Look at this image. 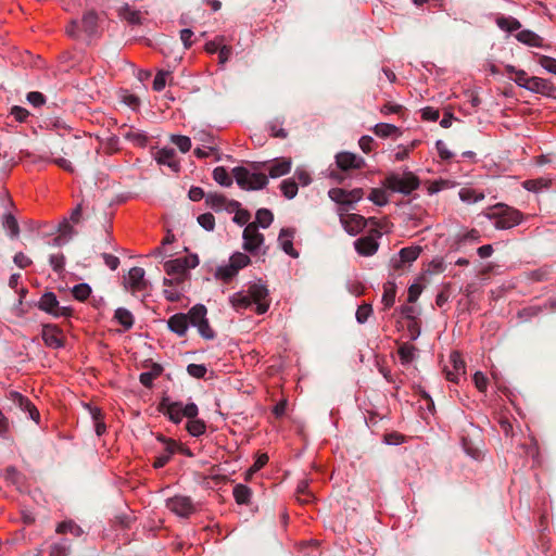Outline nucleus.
<instances>
[{
  "label": "nucleus",
  "instance_id": "obj_34",
  "mask_svg": "<svg viewBox=\"0 0 556 556\" xmlns=\"http://www.w3.org/2000/svg\"><path fill=\"white\" fill-rule=\"evenodd\" d=\"M80 25H81L83 30L87 35H89V36L93 35L96 33V30H97V25H98V15H97V13L93 12V11L87 12L83 16Z\"/></svg>",
  "mask_w": 556,
  "mask_h": 556
},
{
  "label": "nucleus",
  "instance_id": "obj_41",
  "mask_svg": "<svg viewBox=\"0 0 556 556\" xmlns=\"http://www.w3.org/2000/svg\"><path fill=\"white\" fill-rule=\"evenodd\" d=\"M274 220L273 213L267 208H260L255 215V222L257 227L268 228Z\"/></svg>",
  "mask_w": 556,
  "mask_h": 556
},
{
  "label": "nucleus",
  "instance_id": "obj_14",
  "mask_svg": "<svg viewBox=\"0 0 556 556\" xmlns=\"http://www.w3.org/2000/svg\"><path fill=\"white\" fill-rule=\"evenodd\" d=\"M41 337L45 344L51 349H61L64 346V337L62 330L56 325H43Z\"/></svg>",
  "mask_w": 556,
  "mask_h": 556
},
{
  "label": "nucleus",
  "instance_id": "obj_38",
  "mask_svg": "<svg viewBox=\"0 0 556 556\" xmlns=\"http://www.w3.org/2000/svg\"><path fill=\"white\" fill-rule=\"evenodd\" d=\"M213 178L218 185L223 187H230L232 185V177L224 166L214 168Z\"/></svg>",
  "mask_w": 556,
  "mask_h": 556
},
{
  "label": "nucleus",
  "instance_id": "obj_43",
  "mask_svg": "<svg viewBox=\"0 0 556 556\" xmlns=\"http://www.w3.org/2000/svg\"><path fill=\"white\" fill-rule=\"evenodd\" d=\"M280 190L287 199L291 200L296 195L299 188L293 179H285L280 184Z\"/></svg>",
  "mask_w": 556,
  "mask_h": 556
},
{
  "label": "nucleus",
  "instance_id": "obj_8",
  "mask_svg": "<svg viewBox=\"0 0 556 556\" xmlns=\"http://www.w3.org/2000/svg\"><path fill=\"white\" fill-rule=\"evenodd\" d=\"M199 260L197 255L192 256V263H188V258H175L167 261L164 264V269L168 276H176L175 280L180 282L182 280V276L185 275L188 268H194L198 266Z\"/></svg>",
  "mask_w": 556,
  "mask_h": 556
},
{
  "label": "nucleus",
  "instance_id": "obj_27",
  "mask_svg": "<svg viewBox=\"0 0 556 556\" xmlns=\"http://www.w3.org/2000/svg\"><path fill=\"white\" fill-rule=\"evenodd\" d=\"M516 39L527 46L540 48L543 46V38L532 30L523 29L516 35Z\"/></svg>",
  "mask_w": 556,
  "mask_h": 556
},
{
  "label": "nucleus",
  "instance_id": "obj_11",
  "mask_svg": "<svg viewBox=\"0 0 556 556\" xmlns=\"http://www.w3.org/2000/svg\"><path fill=\"white\" fill-rule=\"evenodd\" d=\"M205 202L215 212L226 211L228 213H235L239 210L240 203L236 200H227L225 195L220 193H208L205 197Z\"/></svg>",
  "mask_w": 556,
  "mask_h": 556
},
{
  "label": "nucleus",
  "instance_id": "obj_19",
  "mask_svg": "<svg viewBox=\"0 0 556 556\" xmlns=\"http://www.w3.org/2000/svg\"><path fill=\"white\" fill-rule=\"evenodd\" d=\"M295 230L293 228H282L280 230L278 242L282 251L290 255L291 257H298L299 253L293 248V239H294Z\"/></svg>",
  "mask_w": 556,
  "mask_h": 556
},
{
  "label": "nucleus",
  "instance_id": "obj_20",
  "mask_svg": "<svg viewBox=\"0 0 556 556\" xmlns=\"http://www.w3.org/2000/svg\"><path fill=\"white\" fill-rule=\"evenodd\" d=\"M168 329L179 337H184L189 328L188 315L177 313L170 316L167 320Z\"/></svg>",
  "mask_w": 556,
  "mask_h": 556
},
{
  "label": "nucleus",
  "instance_id": "obj_10",
  "mask_svg": "<svg viewBox=\"0 0 556 556\" xmlns=\"http://www.w3.org/2000/svg\"><path fill=\"white\" fill-rule=\"evenodd\" d=\"M248 292L255 306V312L262 315L267 312L269 307L268 289L262 283H252L249 286Z\"/></svg>",
  "mask_w": 556,
  "mask_h": 556
},
{
  "label": "nucleus",
  "instance_id": "obj_16",
  "mask_svg": "<svg viewBox=\"0 0 556 556\" xmlns=\"http://www.w3.org/2000/svg\"><path fill=\"white\" fill-rule=\"evenodd\" d=\"M337 166L341 170L361 169L365 166V160L351 152H340L336 155Z\"/></svg>",
  "mask_w": 556,
  "mask_h": 556
},
{
  "label": "nucleus",
  "instance_id": "obj_35",
  "mask_svg": "<svg viewBox=\"0 0 556 556\" xmlns=\"http://www.w3.org/2000/svg\"><path fill=\"white\" fill-rule=\"evenodd\" d=\"M416 353V346L409 343L402 344L397 350L400 361L403 365L410 364L415 359Z\"/></svg>",
  "mask_w": 556,
  "mask_h": 556
},
{
  "label": "nucleus",
  "instance_id": "obj_64",
  "mask_svg": "<svg viewBox=\"0 0 556 556\" xmlns=\"http://www.w3.org/2000/svg\"><path fill=\"white\" fill-rule=\"evenodd\" d=\"M27 101L34 106H40L46 102V98L41 92L30 91L27 94Z\"/></svg>",
  "mask_w": 556,
  "mask_h": 556
},
{
  "label": "nucleus",
  "instance_id": "obj_37",
  "mask_svg": "<svg viewBox=\"0 0 556 556\" xmlns=\"http://www.w3.org/2000/svg\"><path fill=\"white\" fill-rule=\"evenodd\" d=\"M396 295V286L392 281H388L383 286L382 303L386 309L393 306Z\"/></svg>",
  "mask_w": 556,
  "mask_h": 556
},
{
  "label": "nucleus",
  "instance_id": "obj_40",
  "mask_svg": "<svg viewBox=\"0 0 556 556\" xmlns=\"http://www.w3.org/2000/svg\"><path fill=\"white\" fill-rule=\"evenodd\" d=\"M251 263V258L250 256H248L247 254L242 253V252H235L230 257H229V264L232 265V267L235 269H237L238 271L244 267H247L249 264Z\"/></svg>",
  "mask_w": 556,
  "mask_h": 556
},
{
  "label": "nucleus",
  "instance_id": "obj_24",
  "mask_svg": "<svg viewBox=\"0 0 556 556\" xmlns=\"http://www.w3.org/2000/svg\"><path fill=\"white\" fill-rule=\"evenodd\" d=\"M160 440L163 441L166 444V446L164 453L156 456L153 462V467L155 469L163 468L170 460L176 447V443L173 440H166L164 438H160Z\"/></svg>",
  "mask_w": 556,
  "mask_h": 556
},
{
  "label": "nucleus",
  "instance_id": "obj_53",
  "mask_svg": "<svg viewBox=\"0 0 556 556\" xmlns=\"http://www.w3.org/2000/svg\"><path fill=\"white\" fill-rule=\"evenodd\" d=\"M480 239V232L477 229H470L468 231L458 233L456 237V242L458 244L465 243L467 241L477 242Z\"/></svg>",
  "mask_w": 556,
  "mask_h": 556
},
{
  "label": "nucleus",
  "instance_id": "obj_57",
  "mask_svg": "<svg viewBox=\"0 0 556 556\" xmlns=\"http://www.w3.org/2000/svg\"><path fill=\"white\" fill-rule=\"evenodd\" d=\"M538 62L545 71L556 75V59L548 55H540Z\"/></svg>",
  "mask_w": 556,
  "mask_h": 556
},
{
  "label": "nucleus",
  "instance_id": "obj_28",
  "mask_svg": "<svg viewBox=\"0 0 556 556\" xmlns=\"http://www.w3.org/2000/svg\"><path fill=\"white\" fill-rule=\"evenodd\" d=\"M206 314V307L203 304H197L193 307H191L186 315H188L189 325L195 327L198 324L207 319Z\"/></svg>",
  "mask_w": 556,
  "mask_h": 556
},
{
  "label": "nucleus",
  "instance_id": "obj_63",
  "mask_svg": "<svg viewBox=\"0 0 556 556\" xmlns=\"http://www.w3.org/2000/svg\"><path fill=\"white\" fill-rule=\"evenodd\" d=\"M473 382H475L476 388L480 392H485L486 391L488 378L485 377L484 374H482L481 371L475 372V375H473Z\"/></svg>",
  "mask_w": 556,
  "mask_h": 556
},
{
  "label": "nucleus",
  "instance_id": "obj_36",
  "mask_svg": "<svg viewBox=\"0 0 556 556\" xmlns=\"http://www.w3.org/2000/svg\"><path fill=\"white\" fill-rule=\"evenodd\" d=\"M372 130L376 136L381 137V138H387V137H391V136L401 134L399 127H396L393 124H388V123H378L375 125Z\"/></svg>",
  "mask_w": 556,
  "mask_h": 556
},
{
  "label": "nucleus",
  "instance_id": "obj_33",
  "mask_svg": "<svg viewBox=\"0 0 556 556\" xmlns=\"http://www.w3.org/2000/svg\"><path fill=\"white\" fill-rule=\"evenodd\" d=\"M238 275V270L231 264L220 265L216 268L214 277L223 282L231 281Z\"/></svg>",
  "mask_w": 556,
  "mask_h": 556
},
{
  "label": "nucleus",
  "instance_id": "obj_1",
  "mask_svg": "<svg viewBox=\"0 0 556 556\" xmlns=\"http://www.w3.org/2000/svg\"><path fill=\"white\" fill-rule=\"evenodd\" d=\"M485 217L493 222L496 229L507 230L511 229L523 220V214L505 203H496L488 208Z\"/></svg>",
  "mask_w": 556,
  "mask_h": 556
},
{
  "label": "nucleus",
  "instance_id": "obj_29",
  "mask_svg": "<svg viewBox=\"0 0 556 556\" xmlns=\"http://www.w3.org/2000/svg\"><path fill=\"white\" fill-rule=\"evenodd\" d=\"M55 532L59 534L70 533L75 538H79L84 534V530L74 520H65L56 526Z\"/></svg>",
  "mask_w": 556,
  "mask_h": 556
},
{
  "label": "nucleus",
  "instance_id": "obj_5",
  "mask_svg": "<svg viewBox=\"0 0 556 556\" xmlns=\"http://www.w3.org/2000/svg\"><path fill=\"white\" fill-rule=\"evenodd\" d=\"M244 251L256 255L264 244L265 238L260 232L256 223H250L245 226L242 233Z\"/></svg>",
  "mask_w": 556,
  "mask_h": 556
},
{
  "label": "nucleus",
  "instance_id": "obj_46",
  "mask_svg": "<svg viewBox=\"0 0 556 556\" xmlns=\"http://www.w3.org/2000/svg\"><path fill=\"white\" fill-rule=\"evenodd\" d=\"M170 141L182 152L187 153L191 149V140L187 136L173 135Z\"/></svg>",
  "mask_w": 556,
  "mask_h": 556
},
{
  "label": "nucleus",
  "instance_id": "obj_60",
  "mask_svg": "<svg viewBox=\"0 0 556 556\" xmlns=\"http://www.w3.org/2000/svg\"><path fill=\"white\" fill-rule=\"evenodd\" d=\"M10 116L16 122L23 123L29 116V112L23 106L14 105L10 111Z\"/></svg>",
  "mask_w": 556,
  "mask_h": 556
},
{
  "label": "nucleus",
  "instance_id": "obj_54",
  "mask_svg": "<svg viewBox=\"0 0 556 556\" xmlns=\"http://www.w3.org/2000/svg\"><path fill=\"white\" fill-rule=\"evenodd\" d=\"M369 200L379 206H383L388 203V197L384 190L382 189H371L369 194Z\"/></svg>",
  "mask_w": 556,
  "mask_h": 556
},
{
  "label": "nucleus",
  "instance_id": "obj_12",
  "mask_svg": "<svg viewBox=\"0 0 556 556\" xmlns=\"http://www.w3.org/2000/svg\"><path fill=\"white\" fill-rule=\"evenodd\" d=\"M146 271L141 267H132L129 269L127 277L124 279V286L132 293L146 291L148 281L144 278Z\"/></svg>",
  "mask_w": 556,
  "mask_h": 556
},
{
  "label": "nucleus",
  "instance_id": "obj_15",
  "mask_svg": "<svg viewBox=\"0 0 556 556\" xmlns=\"http://www.w3.org/2000/svg\"><path fill=\"white\" fill-rule=\"evenodd\" d=\"M420 253H421V248L419 245L403 248L400 250V252L396 255H394L391 258V261H390L391 266L394 269H400L405 264H410L414 261H416L418 258V256L420 255Z\"/></svg>",
  "mask_w": 556,
  "mask_h": 556
},
{
  "label": "nucleus",
  "instance_id": "obj_58",
  "mask_svg": "<svg viewBox=\"0 0 556 556\" xmlns=\"http://www.w3.org/2000/svg\"><path fill=\"white\" fill-rule=\"evenodd\" d=\"M198 223L205 230L212 231L215 227V217L211 213H204L198 217Z\"/></svg>",
  "mask_w": 556,
  "mask_h": 556
},
{
  "label": "nucleus",
  "instance_id": "obj_30",
  "mask_svg": "<svg viewBox=\"0 0 556 556\" xmlns=\"http://www.w3.org/2000/svg\"><path fill=\"white\" fill-rule=\"evenodd\" d=\"M114 319L123 326L124 330H129L135 323L130 311L125 307H118L114 313Z\"/></svg>",
  "mask_w": 556,
  "mask_h": 556
},
{
  "label": "nucleus",
  "instance_id": "obj_6",
  "mask_svg": "<svg viewBox=\"0 0 556 556\" xmlns=\"http://www.w3.org/2000/svg\"><path fill=\"white\" fill-rule=\"evenodd\" d=\"M38 308L54 317H67L72 314L71 307L59 305V301L53 292L42 294L38 302Z\"/></svg>",
  "mask_w": 556,
  "mask_h": 556
},
{
  "label": "nucleus",
  "instance_id": "obj_26",
  "mask_svg": "<svg viewBox=\"0 0 556 556\" xmlns=\"http://www.w3.org/2000/svg\"><path fill=\"white\" fill-rule=\"evenodd\" d=\"M229 301L236 311L247 309L252 304H254L248 291H239L233 293L230 296Z\"/></svg>",
  "mask_w": 556,
  "mask_h": 556
},
{
  "label": "nucleus",
  "instance_id": "obj_49",
  "mask_svg": "<svg viewBox=\"0 0 556 556\" xmlns=\"http://www.w3.org/2000/svg\"><path fill=\"white\" fill-rule=\"evenodd\" d=\"M547 187H548V182L543 178L529 179L523 182V188L527 189L528 191H532V192H539L542 189L547 188Z\"/></svg>",
  "mask_w": 556,
  "mask_h": 556
},
{
  "label": "nucleus",
  "instance_id": "obj_21",
  "mask_svg": "<svg viewBox=\"0 0 556 556\" xmlns=\"http://www.w3.org/2000/svg\"><path fill=\"white\" fill-rule=\"evenodd\" d=\"M354 247L358 254L363 256H371L377 252L379 244L375 238L367 236L355 240Z\"/></svg>",
  "mask_w": 556,
  "mask_h": 556
},
{
  "label": "nucleus",
  "instance_id": "obj_48",
  "mask_svg": "<svg viewBox=\"0 0 556 556\" xmlns=\"http://www.w3.org/2000/svg\"><path fill=\"white\" fill-rule=\"evenodd\" d=\"M73 225L67 218H64L58 226V232L71 240L77 233Z\"/></svg>",
  "mask_w": 556,
  "mask_h": 556
},
{
  "label": "nucleus",
  "instance_id": "obj_59",
  "mask_svg": "<svg viewBox=\"0 0 556 556\" xmlns=\"http://www.w3.org/2000/svg\"><path fill=\"white\" fill-rule=\"evenodd\" d=\"M187 372L193 378L201 379L207 372V368L203 364H189L187 366Z\"/></svg>",
  "mask_w": 556,
  "mask_h": 556
},
{
  "label": "nucleus",
  "instance_id": "obj_45",
  "mask_svg": "<svg viewBox=\"0 0 556 556\" xmlns=\"http://www.w3.org/2000/svg\"><path fill=\"white\" fill-rule=\"evenodd\" d=\"M71 545L67 540L63 539L53 543L50 547V556H67Z\"/></svg>",
  "mask_w": 556,
  "mask_h": 556
},
{
  "label": "nucleus",
  "instance_id": "obj_51",
  "mask_svg": "<svg viewBox=\"0 0 556 556\" xmlns=\"http://www.w3.org/2000/svg\"><path fill=\"white\" fill-rule=\"evenodd\" d=\"M49 264L55 273H62L65 265V256L63 253H55L49 256Z\"/></svg>",
  "mask_w": 556,
  "mask_h": 556
},
{
  "label": "nucleus",
  "instance_id": "obj_13",
  "mask_svg": "<svg viewBox=\"0 0 556 556\" xmlns=\"http://www.w3.org/2000/svg\"><path fill=\"white\" fill-rule=\"evenodd\" d=\"M446 379L457 383L459 378L465 375L466 366L459 352L454 351L450 355L448 365L445 366Z\"/></svg>",
  "mask_w": 556,
  "mask_h": 556
},
{
  "label": "nucleus",
  "instance_id": "obj_3",
  "mask_svg": "<svg viewBox=\"0 0 556 556\" xmlns=\"http://www.w3.org/2000/svg\"><path fill=\"white\" fill-rule=\"evenodd\" d=\"M420 181L412 172H404L402 175L392 173L384 179V186L393 192L410 194L419 188Z\"/></svg>",
  "mask_w": 556,
  "mask_h": 556
},
{
  "label": "nucleus",
  "instance_id": "obj_52",
  "mask_svg": "<svg viewBox=\"0 0 556 556\" xmlns=\"http://www.w3.org/2000/svg\"><path fill=\"white\" fill-rule=\"evenodd\" d=\"M371 314H372L371 305L365 303L357 307L355 317H356V320L358 324H365Z\"/></svg>",
  "mask_w": 556,
  "mask_h": 556
},
{
  "label": "nucleus",
  "instance_id": "obj_17",
  "mask_svg": "<svg viewBox=\"0 0 556 556\" xmlns=\"http://www.w3.org/2000/svg\"><path fill=\"white\" fill-rule=\"evenodd\" d=\"M528 90L547 98L556 99V86L549 79L533 76L531 77Z\"/></svg>",
  "mask_w": 556,
  "mask_h": 556
},
{
  "label": "nucleus",
  "instance_id": "obj_47",
  "mask_svg": "<svg viewBox=\"0 0 556 556\" xmlns=\"http://www.w3.org/2000/svg\"><path fill=\"white\" fill-rule=\"evenodd\" d=\"M123 136L135 143H137L140 147L146 146L148 141V137L142 131H134L131 129H128L127 131L123 132Z\"/></svg>",
  "mask_w": 556,
  "mask_h": 556
},
{
  "label": "nucleus",
  "instance_id": "obj_61",
  "mask_svg": "<svg viewBox=\"0 0 556 556\" xmlns=\"http://www.w3.org/2000/svg\"><path fill=\"white\" fill-rule=\"evenodd\" d=\"M270 136L275 138L285 139L288 136V132L282 128L281 123L278 121L271 122L269 124Z\"/></svg>",
  "mask_w": 556,
  "mask_h": 556
},
{
  "label": "nucleus",
  "instance_id": "obj_2",
  "mask_svg": "<svg viewBox=\"0 0 556 556\" xmlns=\"http://www.w3.org/2000/svg\"><path fill=\"white\" fill-rule=\"evenodd\" d=\"M159 412L166 416L172 422L179 424L185 417H197L199 408L193 402L184 404L179 401H173L168 396H163L159 403Z\"/></svg>",
  "mask_w": 556,
  "mask_h": 556
},
{
  "label": "nucleus",
  "instance_id": "obj_23",
  "mask_svg": "<svg viewBox=\"0 0 556 556\" xmlns=\"http://www.w3.org/2000/svg\"><path fill=\"white\" fill-rule=\"evenodd\" d=\"M11 395H12L14 403L22 410L28 412L30 419L38 421V419L40 417L39 412L27 397L23 396L22 394H20L17 392H13Z\"/></svg>",
  "mask_w": 556,
  "mask_h": 556
},
{
  "label": "nucleus",
  "instance_id": "obj_55",
  "mask_svg": "<svg viewBox=\"0 0 556 556\" xmlns=\"http://www.w3.org/2000/svg\"><path fill=\"white\" fill-rule=\"evenodd\" d=\"M195 328L198 329L200 336L203 339L213 340L215 338V331L211 328L207 319L198 324Z\"/></svg>",
  "mask_w": 556,
  "mask_h": 556
},
{
  "label": "nucleus",
  "instance_id": "obj_22",
  "mask_svg": "<svg viewBox=\"0 0 556 556\" xmlns=\"http://www.w3.org/2000/svg\"><path fill=\"white\" fill-rule=\"evenodd\" d=\"M345 230L354 236L357 235L366 225L365 218L358 214H349L341 218Z\"/></svg>",
  "mask_w": 556,
  "mask_h": 556
},
{
  "label": "nucleus",
  "instance_id": "obj_7",
  "mask_svg": "<svg viewBox=\"0 0 556 556\" xmlns=\"http://www.w3.org/2000/svg\"><path fill=\"white\" fill-rule=\"evenodd\" d=\"M166 507L178 517L187 518L195 511L194 504L189 496L175 495L166 501Z\"/></svg>",
  "mask_w": 556,
  "mask_h": 556
},
{
  "label": "nucleus",
  "instance_id": "obj_32",
  "mask_svg": "<svg viewBox=\"0 0 556 556\" xmlns=\"http://www.w3.org/2000/svg\"><path fill=\"white\" fill-rule=\"evenodd\" d=\"M2 227L8 231L11 238H17L20 235V226L15 216L8 212L2 217Z\"/></svg>",
  "mask_w": 556,
  "mask_h": 556
},
{
  "label": "nucleus",
  "instance_id": "obj_44",
  "mask_svg": "<svg viewBox=\"0 0 556 556\" xmlns=\"http://www.w3.org/2000/svg\"><path fill=\"white\" fill-rule=\"evenodd\" d=\"M119 16L130 24H140V12L130 9L127 4L119 9Z\"/></svg>",
  "mask_w": 556,
  "mask_h": 556
},
{
  "label": "nucleus",
  "instance_id": "obj_4",
  "mask_svg": "<svg viewBox=\"0 0 556 556\" xmlns=\"http://www.w3.org/2000/svg\"><path fill=\"white\" fill-rule=\"evenodd\" d=\"M233 178L237 185L243 190H261L268 184V178L263 173L250 172L243 166H237L232 169Z\"/></svg>",
  "mask_w": 556,
  "mask_h": 556
},
{
  "label": "nucleus",
  "instance_id": "obj_56",
  "mask_svg": "<svg viewBox=\"0 0 556 556\" xmlns=\"http://www.w3.org/2000/svg\"><path fill=\"white\" fill-rule=\"evenodd\" d=\"M169 75L170 73L168 71H159L153 80V90L157 92L162 91L166 86V78Z\"/></svg>",
  "mask_w": 556,
  "mask_h": 556
},
{
  "label": "nucleus",
  "instance_id": "obj_31",
  "mask_svg": "<svg viewBox=\"0 0 556 556\" xmlns=\"http://www.w3.org/2000/svg\"><path fill=\"white\" fill-rule=\"evenodd\" d=\"M495 22L500 29L507 33H513L521 28V23L513 16L501 15Z\"/></svg>",
  "mask_w": 556,
  "mask_h": 556
},
{
  "label": "nucleus",
  "instance_id": "obj_18",
  "mask_svg": "<svg viewBox=\"0 0 556 556\" xmlns=\"http://www.w3.org/2000/svg\"><path fill=\"white\" fill-rule=\"evenodd\" d=\"M156 162L160 165L169 167L174 173H178L180 169L179 161L177 160L176 152L173 148H162L157 151L155 156Z\"/></svg>",
  "mask_w": 556,
  "mask_h": 556
},
{
  "label": "nucleus",
  "instance_id": "obj_9",
  "mask_svg": "<svg viewBox=\"0 0 556 556\" xmlns=\"http://www.w3.org/2000/svg\"><path fill=\"white\" fill-rule=\"evenodd\" d=\"M329 198L338 204L350 206L359 200L364 195V191L361 188L353 190H344L342 188H332L328 192Z\"/></svg>",
  "mask_w": 556,
  "mask_h": 556
},
{
  "label": "nucleus",
  "instance_id": "obj_62",
  "mask_svg": "<svg viewBox=\"0 0 556 556\" xmlns=\"http://www.w3.org/2000/svg\"><path fill=\"white\" fill-rule=\"evenodd\" d=\"M514 81L521 88L529 89L531 77L527 75V73L523 70H520L517 72L516 77L514 78Z\"/></svg>",
  "mask_w": 556,
  "mask_h": 556
},
{
  "label": "nucleus",
  "instance_id": "obj_25",
  "mask_svg": "<svg viewBox=\"0 0 556 556\" xmlns=\"http://www.w3.org/2000/svg\"><path fill=\"white\" fill-rule=\"evenodd\" d=\"M291 169L290 159H278L268 167V173L271 178H278L288 174Z\"/></svg>",
  "mask_w": 556,
  "mask_h": 556
},
{
  "label": "nucleus",
  "instance_id": "obj_42",
  "mask_svg": "<svg viewBox=\"0 0 556 556\" xmlns=\"http://www.w3.org/2000/svg\"><path fill=\"white\" fill-rule=\"evenodd\" d=\"M233 497L238 504H248L251 497V490L244 484H237L233 488Z\"/></svg>",
  "mask_w": 556,
  "mask_h": 556
},
{
  "label": "nucleus",
  "instance_id": "obj_39",
  "mask_svg": "<svg viewBox=\"0 0 556 556\" xmlns=\"http://www.w3.org/2000/svg\"><path fill=\"white\" fill-rule=\"evenodd\" d=\"M187 431L192 437H200L206 431V425L203 420L194 418H188Z\"/></svg>",
  "mask_w": 556,
  "mask_h": 556
},
{
  "label": "nucleus",
  "instance_id": "obj_50",
  "mask_svg": "<svg viewBox=\"0 0 556 556\" xmlns=\"http://www.w3.org/2000/svg\"><path fill=\"white\" fill-rule=\"evenodd\" d=\"M72 293L76 300L85 301L91 293V288L87 283L74 286Z\"/></svg>",
  "mask_w": 556,
  "mask_h": 556
}]
</instances>
